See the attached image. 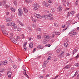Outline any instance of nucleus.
<instances>
[{"label":"nucleus","instance_id":"1","mask_svg":"<svg viewBox=\"0 0 79 79\" xmlns=\"http://www.w3.org/2000/svg\"><path fill=\"white\" fill-rule=\"evenodd\" d=\"M32 6L34 7V8L33 9V10H37V9H38V8H40V5H38L37 3L36 2H35L34 3H33V4H32Z\"/></svg>","mask_w":79,"mask_h":79},{"label":"nucleus","instance_id":"2","mask_svg":"<svg viewBox=\"0 0 79 79\" xmlns=\"http://www.w3.org/2000/svg\"><path fill=\"white\" fill-rule=\"evenodd\" d=\"M52 16H53V15L52 14L49 13L48 14V15H46V17L47 19L52 20L54 19V18H53Z\"/></svg>","mask_w":79,"mask_h":79},{"label":"nucleus","instance_id":"3","mask_svg":"<svg viewBox=\"0 0 79 79\" xmlns=\"http://www.w3.org/2000/svg\"><path fill=\"white\" fill-rule=\"evenodd\" d=\"M18 14L20 16H21V15H23V10H22L20 8H19L18 9Z\"/></svg>","mask_w":79,"mask_h":79},{"label":"nucleus","instance_id":"4","mask_svg":"<svg viewBox=\"0 0 79 79\" xmlns=\"http://www.w3.org/2000/svg\"><path fill=\"white\" fill-rule=\"evenodd\" d=\"M1 31H2L3 34H5V35H8L7 31L6 30H5V29H3V28L1 29Z\"/></svg>","mask_w":79,"mask_h":79},{"label":"nucleus","instance_id":"5","mask_svg":"<svg viewBox=\"0 0 79 79\" xmlns=\"http://www.w3.org/2000/svg\"><path fill=\"white\" fill-rule=\"evenodd\" d=\"M7 74L8 76V77L10 79H11V75L12 74V72L10 71H9L7 73Z\"/></svg>","mask_w":79,"mask_h":79},{"label":"nucleus","instance_id":"6","mask_svg":"<svg viewBox=\"0 0 79 79\" xmlns=\"http://www.w3.org/2000/svg\"><path fill=\"white\" fill-rule=\"evenodd\" d=\"M48 39L45 38L44 40L43 41V43L44 44H47V42H48Z\"/></svg>","mask_w":79,"mask_h":79},{"label":"nucleus","instance_id":"7","mask_svg":"<svg viewBox=\"0 0 79 79\" xmlns=\"http://www.w3.org/2000/svg\"><path fill=\"white\" fill-rule=\"evenodd\" d=\"M42 5L43 6H46V7H48V4L47 3L45 2H43Z\"/></svg>","mask_w":79,"mask_h":79},{"label":"nucleus","instance_id":"8","mask_svg":"<svg viewBox=\"0 0 79 79\" xmlns=\"http://www.w3.org/2000/svg\"><path fill=\"white\" fill-rule=\"evenodd\" d=\"M10 9L12 11V12H14V13H15V8H14L12 7H10Z\"/></svg>","mask_w":79,"mask_h":79},{"label":"nucleus","instance_id":"9","mask_svg":"<svg viewBox=\"0 0 79 79\" xmlns=\"http://www.w3.org/2000/svg\"><path fill=\"white\" fill-rule=\"evenodd\" d=\"M58 11H61L62 10V7L60 6L57 9Z\"/></svg>","mask_w":79,"mask_h":79},{"label":"nucleus","instance_id":"10","mask_svg":"<svg viewBox=\"0 0 79 79\" xmlns=\"http://www.w3.org/2000/svg\"><path fill=\"white\" fill-rule=\"evenodd\" d=\"M2 4L3 5V6H5V5H6V0H3L2 1Z\"/></svg>","mask_w":79,"mask_h":79},{"label":"nucleus","instance_id":"11","mask_svg":"<svg viewBox=\"0 0 79 79\" xmlns=\"http://www.w3.org/2000/svg\"><path fill=\"white\" fill-rule=\"evenodd\" d=\"M53 34H55V35H60V32H53Z\"/></svg>","mask_w":79,"mask_h":79},{"label":"nucleus","instance_id":"12","mask_svg":"<svg viewBox=\"0 0 79 79\" xmlns=\"http://www.w3.org/2000/svg\"><path fill=\"white\" fill-rule=\"evenodd\" d=\"M29 45L30 48H32L33 47V43L32 42H31L30 44H29Z\"/></svg>","mask_w":79,"mask_h":79},{"label":"nucleus","instance_id":"13","mask_svg":"<svg viewBox=\"0 0 79 79\" xmlns=\"http://www.w3.org/2000/svg\"><path fill=\"white\" fill-rule=\"evenodd\" d=\"M23 10L24 13H27L28 12V10L26 8H23Z\"/></svg>","mask_w":79,"mask_h":79},{"label":"nucleus","instance_id":"14","mask_svg":"<svg viewBox=\"0 0 79 79\" xmlns=\"http://www.w3.org/2000/svg\"><path fill=\"white\" fill-rule=\"evenodd\" d=\"M10 38L12 42H13L14 40H15V39L14 37H10Z\"/></svg>","mask_w":79,"mask_h":79},{"label":"nucleus","instance_id":"15","mask_svg":"<svg viewBox=\"0 0 79 79\" xmlns=\"http://www.w3.org/2000/svg\"><path fill=\"white\" fill-rule=\"evenodd\" d=\"M37 18H38L40 19L41 18H42V17L40 14H38V15H37Z\"/></svg>","mask_w":79,"mask_h":79},{"label":"nucleus","instance_id":"16","mask_svg":"<svg viewBox=\"0 0 79 79\" xmlns=\"http://www.w3.org/2000/svg\"><path fill=\"white\" fill-rule=\"evenodd\" d=\"M64 45L65 47H68V43L66 42L64 44Z\"/></svg>","mask_w":79,"mask_h":79},{"label":"nucleus","instance_id":"17","mask_svg":"<svg viewBox=\"0 0 79 79\" xmlns=\"http://www.w3.org/2000/svg\"><path fill=\"white\" fill-rule=\"evenodd\" d=\"M62 2L63 3V5H64V6H66V5L65 4V3H66V0H63Z\"/></svg>","mask_w":79,"mask_h":79},{"label":"nucleus","instance_id":"18","mask_svg":"<svg viewBox=\"0 0 79 79\" xmlns=\"http://www.w3.org/2000/svg\"><path fill=\"white\" fill-rule=\"evenodd\" d=\"M37 48L38 49H41V48H42V46L41 45H39L37 47Z\"/></svg>","mask_w":79,"mask_h":79},{"label":"nucleus","instance_id":"19","mask_svg":"<svg viewBox=\"0 0 79 79\" xmlns=\"http://www.w3.org/2000/svg\"><path fill=\"white\" fill-rule=\"evenodd\" d=\"M70 23L71 22L70 21H68L66 23V25H67V26H69V24H70Z\"/></svg>","mask_w":79,"mask_h":79},{"label":"nucleus","instance_id":"20","mask_svg":"<svg viewBox=\"0 0 79 79\" xmlns=\"http://www.w3.org/2000/svg\"><path fill=\"white\" fill-rule=\"evenodd\" d=\"M23 74H24V75H25V76H26V77H27L29 78V76H28V75H27V74H26V72H23Z\"/></svg>","mask_w":79,"mask_h":79},{"label":"nucleus","instance_id":"21","mask_svg":"<svg viewBox=\"0 0 79 79\" xmlns=\"http://www.w3.org/2000/svg\"><path fill=\"white\" fill-rule=\"evenodd\" d=\"M7 61L6 60H5L4 61V62H3L2 63V64L3 65H5V64H7Z\"/></svg>","mask_w":79,"mask_h":79},{"label":"nucleus","instance_id":"22","mask_svg":"<svg viewBox=\"0 0 79 79\" xmlns=\"http://www.w3.org/2000/svg\"><path fill=\"white\" fill-rule=\"evenodd\" d=\"M71 65H67L66 66L65 68L66 69H69L70 67H71Z\"/></svg>","mask_w":79,"mask_h":79},{"label":"nucleus","instance_id":"23","mask_svg":"<svg viewBox=\"0 0 79 79\" xmlns=\"http://www.w3.org/2000/svg\"><path fill=\"white\" fill-rule=\"evenodd\" d=\"M77 74H78V72H77V71L75 74L72 77H74V76H76V75H77Z\"/></svg>","mask_w":79,"mask_h":79},{"label":"nucleus","instance_id":"24","mask_svg":"<svg viewBox=\"0 0 79 79\" xmlns=\"http://www.w3.org/2000/svg\"><path fill=\"white\" fill-rule=\"evenodd\" d=\"M71 15V12H69L67 14V17H68Z\"/></svg>","mask_w":79,"mask_h":79},{"label":"nucleus","instance_id":"25","mask_svg":"<svg viewBox=\"0 0 79 79\" xmlns=\"http://www.w3.org/2000/svg\"><path fill=\"white\" fill-rule=\"evenodd\" d=\"M9 21H11V20L10 19V18H7L6 20V22H9Z\"/></svg>","mask_w":79,"mask_h":79},{"label":"nucleus","instance_id":"26","mask_svg":"<svg viewBox=\"0 0 79 79\" xmlns=\"http://www.w3.org/2000/svg\"><path fill=\"white\" fill-rule=\"evenodd\" d=\"M60 54L62 56H63L64 54V51H62L61 52V53Z\"/></svg>","mask_w":79,"mask_h":79},{"label":"nucleus","instance_id":"27","mask_svg":"<svg viewBox=\"0 0 79 79\" xmlns=\"http://www.w3.org/2000/svg\"><path fill=\"white\" fill-rule=\"evenodd\" d=\"M76 52H77V50H76V49H75L73 50V55H74V53H75Z\"/></svg>","mask_w":79,"mask_h":79},{"label":"nucleus","instance_id":"28","mask_svg":"<svg viewBox=\"0 0 79 79\" xmlns=\"http://www.w3.org/2000/svg\"><path fill=\"white\" fill-rule=\"evenodd\" d=\"M37 39H41V36H40V35H38L37 37Z\"/></svg>","mask_w":79,"mask_h":79},{"label":"nucleus","instance_id":"29","mask_svg":"<svg viewBox=\"0 0 79 79\" xmlns=\"http://www.w3.org/2000/svg\"><path fill=\"white\" fill-rule=\"evenodd\" d=\"M3 71H4V69H3L1 68L0 69V72H1V73L3 72Z\"/></svg>","mask_w":79,"mask_h":79},{"label":"nucleus","instance_id":"30","mask_svg":"<svg viewBox=\"0 0 79 79\" xmlns=\"http://www.w3.org/2000/svg\"><path fill=\"white\" fill-rule=\"evenodd\" d=\"M15 22H12L11 23V26L12 27V26H15Z\"/></svg>","mask_w":79,"mask_h":79},{"label":"nucleus","instance_id":"31","mask_svg":"<svg viewBox=\"0 0 79 79\" xmlns=\"http://www.w3.org/2000/svg\"><path fill=\"white\" fill-rule=\"evenodd\" d=\"M19 24H20V25H21V26H24V24L22 23H21V22H19Z\"/></svg>","mask_w":79,"mask_h":79},{"label":"nucleus","instance_id":"32","mask_svg":"<svg viewBox=\"0 0 79 79\" xmlns=\"http://www.w3.org/2000/svg\"><path fill=\"white\" fill-rule=\"evenodd\" d=\"M79 64L78 63H76L75 64V66H77V67H79Z\"/></svg>","mask_w":79,"mask_h":79},{"label":"nucleus","instance_id":"33","mask_svg":"<svg viewBox=\"0 0 79 79\" xmlns=\"http://www.w3.org/2000/svg\"><path fill=\"white\" fill-rule=\"evenodd\" d=\"M6 26H11V24L10 23H8L6 24Z\"/></svg>","mask_w":79,"mask_h":79},{"label":"nucleus","instance_id":"34","mask_svg":"<svg viewBox=\"0 0 79 79\" xmlns=\"http://www.w3.org/2000/svg\"><path fill=\"white\" fill-rule=\"evenodd\" d=\"M32 27L35 28V27H36V25L35 24H33L32 25Z\"/></svg>","mask_w":79,"mask_h":79},{"label":"nucleus","instance_id":"35","mask_svg":"<svg viewBox=\"0 0 79 79\" xmlns=\"http://www.w3.org/2000/svg\"><path fill=\"white\" fill-rule=\"evenodd\" d=\"M12 27H13L15 29H16V28H17L16 27V25L15 24V25L12 26Z\"/></svg>","mask_w":79,"mask_h":79},{"label":"nucleus","instance_id":"36","mask_svg":"<svg viewBox=\"0 0 79 79\" xmlns=\"http://www.w3.org/2000/svg\"><path fill=\"white\" fill-rule=\"evenodd\" d=\"M50 38V36H46L45 37V39H48H48Z\"/></svg>","mask_w":79,"mask_h":79},{"label":"nucleus","instance_id":"37","mask_svg":"<svg viewBox=\"0 0 79 79\" xmlns=\"http://www.w3.org/2000/svg\"><path fill=\"white\" fill-rule=\"evenodd\" d=\"M10 37H13V34L12 33H10Z\"/></svg>","mask_w":79,"mask_h":79},{"label":"nucleus","instance_id":"38","mask_svg":"<svg viewBox=\"0 0 79 79\" xmlns=\"http://www.w3.org/2000/svg\"><path fill=\"white\" fill-rule=\"evenodd\" d=\"M13 68H14V69H16V68H17V66L16 65H13Z\"/></svg>","mask_w":79,"mask_h":79},{"label":"nucleus","instance_id":"39","mask_svg":"<svg viewBox=\"0 0 79 79\" xmlns=\"http://www.w3.org/2000/svg\"><path fill=\"white\" fill-rule=\"evenodd\" d=\"M71 15H72V16H73V15H74V14L75 13L74 12V11H72L70 12Z\"/></svg>","mask_w":79,"mask_h":79},{"label":"nucleus","instance_id":"40","mask_svg":"<svg viewBox=\"0 0 79 79\" xmlns=\"http://www.w3.org/2000/svg\"><path fill=\"white\" fill-rule=\"evenodd\" d=\"M45 47H50V46H51V45L50 44H46L45 45Z\"/></svg>","mask_w":79,"mask_h":79},{"label":"nucleus","instance_id":"41","mask_svg":"<svg viewBox=\"0 0 79 79\" xmlns=\"http://www.w3.org/2000/svg\"><path fill=\"white\" fill-rule=\"evenodd\" d=\"M20 37H22V39L24 38V35L22 34L20 36Z\"/></svg>","mask_w":79,"mask_h":79},{"label":"nucleus","instance_id":"42","mask_svg":"<svg viewBox=\"0 0 79 79\" xmlns=\"http://www.w3.org/2000/svg\"><path fill=\"white\" fill-rule=\"evenodd\" d=\"M72 34H73V35H76V32L75 31L73 32Z\"/></svg>","mask_w":79,"mask_h":79},{"label":"nucleus","instance_id":"43","mask_svg":"<svg viewBox=\"0 0 79 79\" xmlns=\"http://www.w3.org/2000/svg\"><path fill=\"white\" fill-rule=\"evenodd\" d=\"M54 25L55 26H56V27H57V26H58V24L56 23H55L54 24Z\"/></svg>","mask_w":79,"mask_h":79},{"label":"nucleus","instance_id":"44","mask_svg":"<svg viewBox=\"0 0 79 79\" xmlns=\"http://www.w3.org/2000/svg\"><path fill=\"white\" fill-rule=\"evenodd\" d=\"M60 51H61V49H59L57 50V53H59V52H60Z\"/></svg>","mask_w":79,"mask_h":79},{"label":"nucleus","instance_id":"45","mask_svg":"<svg viewBox=\"0 0 79 79\" xmlns=\"http://www.w3.org/2000/svg\"><path fill=\"white\" fill-rule=\"evenodd\" d=\"M46 66H47V64H43V68H45V67H46Z\"/></svg>","mask_w":79,"mask_h":79},{"label":"nucleus","instance_id":"46","mask_svg":"<svg viewBox=\"0 0 79 79\" xmlns=\"http://www.w3.org/2000/svg\"><path fill=\"white\" fill-rule=\"evenodd\" d=\"M26 44H27V42H25V43H24L23 47H25V46L26 45Z\"/></svg>","mask_w":79,"mask_h":79},{"label":"nucleus","instance_id":"47","mask_svg":"<svg viewBox=\"0 0 79 79\" xmlns=\"http://www.w3.org/2000/svg\"><path fill=\"white\" fill-rule=\"evenodd\" d=\"M52 59V57L51 56H49L48 57V60H50Z\"/></svg>","mask_w":79,"mask_h":79},{"label":"nucleus","instance_id":"48","mask_svg":"<svg viewBox=\"0 0 79 79\" xmlns=\"http://www.w3.org/2000/svg\"><path fill=\"white\" fill-rule=\"evenodd\" d=\"M17 40H18V39H21V38H20V37H19V36H18L17 37Z\"/></svg>","mask_w":79,"mask_h":79},{"label":"nucleus","instance_id":"49","mask_svg":"<svg viewBox=\"0 0 79 79\" xmlns=\"http://www.w3.org/2000/svg\"><path fill=\"white\" fill-rule=\"evenodd\" d=\"M12 42H13V43H14V44H16V43H17L16 41V40H14L13 41H12Z\"/></svg>","mask_w":79,"mask_h":79},{"label":"nucleus","instance_id":"50","mask_svg":"<svg viewBox=\"0 0 79 79\" xmlns=\"http://www.w3.org/2000/svg\"><path fill=\"white\" fill-rule=\"evenodd\" d=\"M47 18V17H46V15H42V16H41V18Z\"/></svg>","mask_w":79,"mask_h":79},{"label":"nucleus","instance_id":"51","mask_svg":"<svg viewBox=\"0 0 79 79\" xmlns=\"http://www.w3.org/2000/svg\"><path fill=\"white\" fill-rule=\"evenodd\" d=\"M52 10L53 12H54L55 11V9L54 8H52Z\"/></svg>","mask_w":79,"mask_h":79},{"label":"nucleus","instance_id":"52","mask_svg":"<svg viewBox=\"0 0 79 79\" xmlns=\"http://www.w3.org/2000/svg\"><path fill=\"white\" fill-rule=\"evenodd\" d=\"M14 3L15 6H17V2H16V1H15Z\"/></svg>","mask_w":79,"mask_h":79},{"label":"nucleus","instance_id":"53","mask_svg":"<svg viewBox=\"0 0 79 79\" xmlns=\"http://www.w3.org/2000/svg\"><path fill=\"white\" fill-rule=\"evenodd\" d=\"M39 77L40 79H42V78H43V76H39Z\"/></svg>","mask_w":79,"mask_h":79},{"label":"nucleus","instance_id":"54","mask_svg":"<svg viewBox=\"0 0 79 79\" xmlns=\"http://www.w3.org/2000/svg\"><path fill=\"white\" fill-rule=\"evenodd\" d=\"M52 38H54V37H55V34H54L52 35Z\"/></svg>","mask_w":79,"mask_h":79},{"label":"nucleus","instance_id":"55","mask_svg":"<svg viewBox=\"0 0 79 79\" xmlns=\"http://www.w3.org/2000/svg\"><path fill=\"white\" fill-rule=\"evenodd\" d=\"M29 3H31L32 2V0H28Z\"/></svg>","mask_w":79,"mask_h":79},{"label":"nucleus","instance_id":"56","mask_svg":"<svg viewBox=\"0 0 79 79\" xmlns=\"http://www.w3.org/2000/svg\"><path fill=\"white\" fill-rule=\"evenodd\" d=\"M32 20L33 21V22H35V21H36V20H35V19L32 18Z\"/></svg>","mask_w":79,"mask_h":79},{"label":"nucleus","instance_id":"57","mask_svg":"<svg viewBox=\"0 0 79 79\" xmlns=\"http://www.w3.org/2000/svg\"><path fill=\"white\" fill-rule=\"evenodd\" d=\"M48 63V62H47V61H44V64H47Z\"/></svg>","mask_w":79,"mask_h":79},{"label":"nucleus","instance_id":"58","mask_svg":"<svg viewBox=\"0 0 79 79\" xmlns=\"http://www.w3.org/2000/svg\"><path fill=\"white\" fill-rule=\"evenodd\" d=\"M79 18V14L77 15L76 17V18Z\"/></svg>","mask_w":79,"mask_h":79},{"label":"nucleus","instance_id":"59","mask_svg":"<svg viewBox=\"0 0 79 79\" xmlns=\"http://www.w3.org/2000/svg\"><path fill=\"white\" fill-rule=\"evenodd\" d=\"M28 30L30 31H31V28H30V27H28Z\"/></svg>","mask_w":79,"mask_h":79},{"label":"nucleus","instance_id":"60","mask_svg":"<svg viewBox=\"0 0 79 79\" xmlns=\"http://www.w3.org/2000/svg\"><path fill=\"white\" fill-rule=\"evenodd\" d=\"M37 31H41V29H40V28H38Z\"/></svg>","mask_w":79,"mask_h":79},{"label":"nucleus","instance_id":"61","mask_svg":"<svg viewBox=\"0 0 79 79\" xmlns=\"http://www.w3.org/2000/svg\"><path fill=\"white\" fill-rule=\"evenodd\" d=\"M66 29H67V27H65V29H64L62 31V32H64V31H65V30H66Z\"/></svg>","mask_w":79,"mask_h":79},{"label":"nucleus","instance_id":"62","mask_svg":"<svg viewBox=\"0 0 79 79\" xmlns=\"http://www.w3.org/2000/svg\"><path fill=\"white\" fill-rule=\"evenodd\" d=\"M17 30L18 31H21V28H18L17 29Z\"/></svg>","mask_w":79,"mask_h":79},{"label":"nucleus","instance_id":"63","mask_svg":"<svg viewBox=\"0 0 79 79\" xmlns=\"http://www.w3.org/2000/svg\"><path fill=\"white\" fill-rule=\"evenodd\" d=\"M37 15H38V14H34V16H36V17H37Z\"/></svg>","mask_w":79,"mask_h":79},{"label":"nucleus","instance_id":"64","mask_svg":"<svg viewBox=\"0 0 79 79\" xmlns=\"http://www.w3.org/2000/svg\"><path fill=\"white\" fill-rule=\"evenodd\" d=\"M58 76H59L57 75V76H56L55 77L54 79L52 78V79H56V78H57V77H58Z\"/></svg>","mask_w":79,"mask_h":79}]
</instances>
